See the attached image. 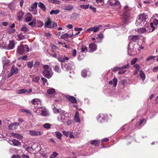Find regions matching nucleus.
Listing matches in <instances>:
<instances>
[{
    "mask_svg": "<svg viewBox=\"0 0 158 158\" xmlns=\"http://www.w3.org/2000/svg\"><path fill=\"white\" fill-rule=\"evenodd\" d=\"M66 97L68 99V101L71 103L73 104L77 103V101L74 97L68 95H67Z\"/></svg>",
    "mask_w": 158,
    "mask_h": 158,
    "instance_id": "nucleus-10",
    "label": "nucleus"
},
{
    "mask_svg": "<svg viewBox=\"0 0 158 158\" xmlns=\"http://www.w3.org/2000/svg\"><path fill=\"white\" fill-rule=\"evenodd\" d=\"M27 68L31 69L34 66L33 61H31L27 62L26 63Z\"/></svg>",
    "mask_w": 158,
    "mask_h": 158,
    "instance_id": "nucleus-30",
    "label": "nucleus"
},
{
    "mask_svg": "<svg viewBox=\"0 0 158 158\" xmlns=\"http://www.w3.org/2000/svg\"><path fill=\"white\" fill-rule=\"evenodd\" d=\"M44 26L46 27L51 28L57 27V24L55 22H52L51 19H48V21L45 23Z\"/></svg>",
    "mask_w": 158,
    "mask_h": 158,
    "instance_id": "nucleus-8",
    "label": "nucleus"
},
{
    "mask_svg": "<svg viewBox=\"0 0 158 158\" xmlns=\"http://www.w3.org/2000/svg\"><path fill=\"white\" fill-rule=\"evenodd\" d=\"M123 23L122 24H124L127 23L128 22V19L127 18H125L123 19Z\"/></svg>",
    "mask_w": 158,
    "mask_h": 158,
    "instance_id": "nucleus-58",
    "label": "nucleus"
},
{
    "mask_svg": "<svg viewBox=\"0 0 158 158\" xmlns=\"http://www.w3.org/2000/svg\"><path fill=\"white\" fill-rule=\"evenodd\" d=\"M139 75L143 81L145 80L146 78L145 75L141 70L139 71Z\"/></svg>",
    "mask_w": 158,
    "mask_h": 158,
    "instance_id": "nucleus-28",
    "label": "nucleus"
},
{
    "mask_svg": "<svg viewBox=\"0 0 158 158\" xmlns=\"http://www.w3.org/2000/svg\"><path fill=\"white\" fill-rule=\"evenodd\" d=\"M37 2H35L33 4H32L31 7L29 9L30 10H32V9H35L37 7Z\"/></svg>",
    "mask_w": 158,
    "mask_h": 158,
    "instance_id": "nucleus-38",
    "label": "nucleus"
},
{
    "mask_svg": "<svg viewBox=\"0 0 158 158\" xmlns=\"http://www.w3.org/2000/svg\"><path fill=\"white\" fill-rule=\"evenodd\" d=\"M12 142L15 146H19L20 144V143L18 140L15 139H13Z\"/></svg>",
    "mask_w": 158,
    "mask_h": 158,
    "instance_id": "nucleus-34",
    "label": "nucleus"
},
{
    "mask_svg": "<svg viewBox=\"0 0 158 158\" xmlns=\"http://www.w3.org/2000/svg\"><path fill=\"white\" fill-rule=\"evenodd\" d=\"M137 31L138 32L139 34H146L150 32V31H148L145 28L143 27L138 28Z\"/></svg>",
    "mask_w": 158,
    "mask_h": 158,
    "instance_id": "nucleus-13",
    "label": "nucleus"
},
{
    "mask_svg": "<svg viewBox=\"0 0 158 158\" xmlns=\"http://www.w3.org/2000/svg\"><path fill=\"white\" fill-rule=\"evenodd\" d=\"M19 70L18 68L15 67L14 65H13L11 68V71L12 73H16L18 72Z\"/></svg>",
    "mask_w": 158,
    "mask_h": 158,
    "instance_id": "nucleus-27",
    "label": "nucleus"
},
{
    "mask_svg": "<svg viewBox=\"0 0 158 158\" xmlns=\"http://www.w3.org/2000/svg\"><path fill=\"white\" fill-rule=\"evenodd\" d=\"M104 38V36L102 33H100L96 37V42H101L102 40Z\"/></svg>",
    "mask_w": 158,
    "mask_h": 158,
    "instance_id": "nucleus-17",
    "label": "nucleus"
},
{
    "mask_svg": "<svg viewBox=\"0 0 158 158\" xmlns=\"http://www.w3.org/2000/svg\"><path fill=\"white\" fill-rule=\"evenodd\" d=\"M64 7V10L68 11H71L73 9V6L69 4L65 6Z\"/></svg>",
    "mask_w": 158,
    "mask_h": 158,
    "instance_id": "nucleus-23",
    "label": "nucleus"
},
{
    "mask_svg": "<svg viewBox=\"0 0 158 158\" xmlns=\"http://www.w3.org/2000/svg\"><path fill=\"white\" fill-rule=\"evenodd\" d=\"M74 30L76 31L80 32L82 30V28L75 27L74 28Z\"/></svg>",
    "mask_w": 158,
    "mask_h": 158,
    "instance_id": "nucleus-63",
    "label": "nucleus"
},
{
    "mask_svg": "<svg viewBox=\"0 0 158 158\" xmlns=\"http://www.w3.org/2000/svg\"><path fill=\"white\" fill-rule=\"evenodd\" d=\"M72 37L70 35H69L68 33H65L62 35L61 36V38L62 39H65L69 37Z\"/></svg>",
    "mask_w": 158,
    "mask_h": 158,
    "instance_id": "nucleus-36",
    "label": "nucleus"
},
{
    "mask_svg": "<svg viewBox=\"0 0 158 158\" xmlns=\"http://www.w3.org/2000/svg\"><path fill=\"white\" fill-rule=\"evenodd\" d=\"M74 120L77 122L79 123L81 121L79 116V113L78 111H76L74 115Z\"/></svg>",
    "mask_w": 158,
    "mask_h": 158,
    "instance_id": "nucleus-18",
    "label": "nucleus"
},
{
    "mask_svg": "<svg viewBox=\"0 0 158 158\" xmlns=\"http://www.w3.org/2000/svg\"><path fill=\"white\" fill-rule=\"evenodd\" d=\"M91 31H94V29L93 27L90 28L88 29H87L85 31V33H87L88 32H90Z\"/></svg>",
    "mask_w": 158,
    "mask_h": 158,
    "instance_id": "nucleus-57",
    "label": "nucleus"
},
{
    "mask_svg": "<svg viewBox=\"0 0 158 158\" xmlns=\"http://www.w3.org/2000/svg\"><path fill=\"white\" fill-rule=\"evenodd\" d=\"M89 8L90 9H91L92 11L94 12H96V8L95 7H93L91 5H90Z\"/></svg>",
    "mask_w": 158,
    "mask_h": 158,
    "instance_id": "nucleus-61",
    "label": "nucleus"
},
{
    "mask_svg": "<svg viewBox=\"0 0 158 158\" xmlns=\"http://www.w3.org/2000/svg\"><path fill=\"white\" fill-rule=\"evenodd\" d=\"M99 143V141L98 140H92L91 142V144L92 145H94L96 146Z\"/></svg>",
    "mask_w": 158,
    "mask_h": 158,
    "instance_id": "nucleus-43",
    "label": "nucleus"
},
{
    "mask_svg": "<svg viewBox=\"0 0 158 158\" xmlns=\"http://www.w3.org/2000/svg\"><path fill=\"white\" fill-rule=\"evenodd\" d=\"M32 19V18L31 16H28L26 18L25 20L27 22H29Z\"/></svg>",
    "mask_w": 158,
    "mask_h": 158,
    "instance_id": "nucleus-55",
    "label": "nucleus"
},
{
    "mask_svg": "<svg viewBox=\"0 0 158 158\" xmlns=\"http://www.w3.org/2000/svg\"><path fill=\"white\" fill-rule=\"evenodd\" d=\"M108 3L114 9H118L121 6L120 2L118 0H109L108 1Z\"/></svg>",
    "mask_w": 158,
    "mask_h": 158,
    "instance_id": "nucleus-5",
    "label": "nucleus"
},
{
    "mask_svg": "<svg viewBox=\"0 0 158 158\" xmlns=\"http://www.w3.org/2000/svg\"><path fill=\"white\" fill-rule=\"evenodd\" d=\"M129 39L131 40L132 41L136 42L139 40V36L137 35H130L129 36Z\"/></svg>",
    "mask_w": 158,
    "mask_h": 158,
    "instance_id": "nucleus-14",
    "label": "nucleus"
},
{
    "mask_svg": "<svg viewBox=\"0 0 158 158\" xmlns=\"http://www.w3.org/2000/svg\"><path fill=\"white\" fill-rule=\"evenodd\" d=\"M28 24L32 27L36 26V19L33 20L32 22H30Z\"/></svg>",
    "mask_w": 158,
    "mask_h": 158,
    "instance_id": "nucleus-45",
    "label": "nucleus"
},
{
    "mask_svg": "<svg viewBox=\"0 0 158 158\" xmlns=\"http://www.w3.org/2000/svg\"><path fill=\"white\" fill-rule=\"evenodd\" d=\"M41 80L42 81L44 84L46 83L47 82V83H48L47 82V80L45 78L42 77L41 78Z\"/></svg>",
    "mask_w": 158,
    "mask_h": 158,
    "instance_id": "nucleus-64",
    "label": "nucleus"
},
{
    "mask_svg": "<svg viewBox=\"0 0 158 158\" xmlns=\"http://www.w3.org/2000/svg\"><path fill=\"white\" fill-rule=\"evenodd\" d=\"M54 69L55 71L58 73L60 72L61 70L59 68V65L58 64L55 65L54 68Z\"/></svg>",
    "mask_w": 158,
    "mask_h": 158,
    "instance_id": "nucleus-35",
    "label": "nucleus"
},
{
    "mask_svg": "<svg viewBox=\"0 0 158 158\" xmlns=\"http://www.w3.org/2000/svg\"><path fill=\"white\" fill-rule=\"evenodd\" d=\"M12 158H29V157L28 156L23 154L21 156L14 155L12 156Z\"/></svg>",
    "mask_w": 158,
    "mask_h": 158,
    "instance_id": "nucleus-33",
    "label": "nucleus"
},
{
    "mask_svg": "<svg viewBox=\"0 0 158 158\" xmlns=\"http://www.w3.org/2000/svg\"><path fill=\"white\" fill-rule=\"evenodd\" d=\"M40 77L39 76H35L32 78V81L38 83L40 79Z\"/></svg>",
    "mask_w": 158,
    "mask_h": 158,
    "instance_id": "nucleus-44",
    "label": "nucleus"
},
{
    "mask_svg": "<svg viewBox=\"0 0 158 158\" xmlns=\"http://www.w3.org/2000/svg\"><path fill=\"white\" fill-rule=\"evenodd\" d=\"M43 126L45 128L49 129L51 127V124L49 123H45L43 125Z\"/></svg>",
    "mask_w": 158,
    "mask_h": 158,
    "instance_id": "nucleus-50",
    "label": "nucleus"
},
{
    "mask_svg": "<svg viewBox=\"0 0 158 158\" xmlns=\"http://www.w3.org/2000/svg\"><path fill=\"white\" fill-rule=\"evenodd\" d=\"M44 24L40 20H38L36 21V26L38 27H42Z\"/></svg>",
    "mask_w": 158,
    "mask_h": 158,
    "instance_id": "nucleus-32",
    "label": "nucleus"
},
{
    "mask_svg": "<svg viewBox=\"0 0 158 158\" xmlns=\"http://www.w3.org/2000/svg\"><path fill=\"white\" fill-rule=\"evenodd\" d=\"M57 119L58 121L60 123H64L61 114H60V115L58 116Z\"/></svg>",
    "mask_w": 158,
    "mask_h": 158,
    "instance_id": "nucleus-46",
    "label": "nucleus"
},
{
    "mask_svg": "<svg viewBox=\"0 0 158 158\" xmlns=\"http://www.w3.org/2000/svg\"><path fill=\"white\" fill-rule=\"evenodd\" d=\"M76 54H77V51L76 49H73V52H72V55L73 56L75 57L76 56Z\"/></svg>",
    "mask_w": 158,
    "mask_h": 158,
    "instance_id": "nucleus-62",
    "label": "nucleus"
},
{
    "mask_svg": "<svg viewBox=\"0 0 158 158\" xmlns=\"http://www.w3.org/2000/svg\"><path fill=\"white\" fill-rule=\"evenodd\" d=\"M40 64V62L38 61H36L34 64V68H36Z\"/></svg>",
    "mask_w": 158,
    "mask_h": 158,
    "instance_id": "nucleus-53",
    "label": "nucleus"
},
{
    "mask_svg": "<svg viewBox=\"0 0 158 158\" xmlns=\"http://www.w3.org/2000/svg\"><path fill=\"white\" fill-rule=\"evenodd\" d=\"M21 30L23 31L24 32H27V31L28 30L27 28L24 25L23 26V27L21 28Z\"/></svg>",
    "mask_w": 158,
    "mask_h": 158,
    "instance_id": "nucleus-51",
    "label": "nucleus"
},
{
    "mask_svg": "<svg viewBox=\"0 0 158 158\" xmlns=\"http://www.w3.org/2000/svg\"><path fill=\"white\" fill-rule=\"evenodd\" d=\"M60 12V10L58 9L57 10H52L50 12V13L51 15L53 14L56 15L58 14Z\"/></svg>",
    "mask_w": 158,
    "mask_h": 158,
    "instance_id": "nucleus-41",
    "label": "nucleus"
},
{
    "mask_svg": "<svg viewBox=\"0 0 158 158\" xmlns=\"http://www.w3.org/2000/svg\"><path fill=\"white\" fill-rule=\"evenodd\" d=\"M89 47L90 49L89 51L92 52L96 50L97 46L96 45L92 43L89 45Z\"/></svg>",
    "mask_w": 158,
    "mask_h": 158,
    "instance_id": "nucleus-20",
    "label": "nucleus"
},
{
    "mask_svg": "<svg viewBox=\"0 0 158 158\" xmlns=\"http://www.w3.org/2000/svg\"><path fill=\"white\" fill-rule=\"evenodd\" d=\"M18 38L17 39L18 40H21L25 38L24 35H23L22 34H20L18 35Z\"/></svg>",
    "mask_w": 158,
    "mask_h": 158,
    "instance_id": "nucleus-49",
    "label": "nucleus"
},
{
    "mask_svg": "<svg viewBox=\"0 0 158 158\" xmlns=\"http://www.w3.org/2000/svg\"><path fill=\"white\" fill-rule=\"evenodd\" d=\"M2 62L3 64V67L4 68L5 66H7L10 63L9 60L7 59L6 57H4L3 58Z\"/></svg>",
    "mask_w": 158,
    "mask_h": 158,
    "instance_id": "nucleus-19",
    "label": "nucleus"
},
{
    "mask_svg": "<svg viewBox=\"0 0 158 158\" xmlns=\"http://www.w3.org/2000/svg\"><path fill=\"white\" fill-rule=\"evenodd\" d=\"M70 132L66 131H63L62 133L66 137H68L69 135Z\"/></svg>",
    "mask_w": 158,
    "mask_h": 158,
    "instance_id": "nucleus-52",
    "label": "nucleus"
},
{
    "mask_svg": "<svg viewBox=\"0 0 158 158\" xmlns=\"http://www.w3.org/2000/svg\"><path fill=\"white\" fill-rule=\"evenodd\" d=\"M29 48L27 45H21L18 46L17 52L20 55H22L29 51Z\"/></svg>",
    "mask_w": 158,
    "mask_h": 158,
    "instance_id": "nucleus-4",
    "label": "nucleus"
},
{
    "mask_svg": "<svg viewBox=\"0 0 158 158\" xmlns=\"http://www.w3.org/2000/svg\"><path fill=\"white\" fill-rule=\"evenodd\" d=\"M148 18V16L144 13L139 14L137 18L135 23L137 26H142L146 23V20Z\"/></svg>",
    "mask_w": 158,
    "mask_h": 158,
    "instance_id": "nucleus-2",
    "label": "nucleus"
},
{
    "mask_svg": "<svg viewBox=\"0 0 158 158\" xmlns=\"http://www.w3.org/2000/svg\"><path fill=\"white\" fill-rule=\"evenodd\" d=\"M43 68L44 70L43 71V75L48 78H50L53 75L51 69L49 65H44Z\"/></svg>",
    "mask_w": 158,
    "mask_h": 158,
    "instance_id": "nucleus-3",
    "label": "nucleus"
},
{
    "mask_svg": "<svg viewBox=\"0 0 158 158\" xmlns=\"http://www.w3.org/2000/svg\"><path fill=\"white\" fill-rule=\"evenodd\" d=\"M88 69H86L83 70L81 72V75L84 77H85L88 74Z\"/></svg>",
    "mask_w": 158,
    "mask_h": 158,
    "instance_id": "nucleus-24",
    "label": "nucleus"
},
{
    "mask_svg": "<svg viewBox=\"0 0 158 158\" xmlns=\"http://www.w3.org/2000/svg\"><path fill=\"white\" fill-rule=\"evenodd\" d=\"M15 46V41H10L8 47L10 49H13Z\"/></svg>",
    "mask_w": 158,
    "mask_h": 158,
    "instance_id": "nucleus-26",
    "label": "nucleus"
},
{
    "mask_svg": "<svg viewBox=\"0 0 158 158\" xmlns=\"http://www.w3.org/2000/svg\"><path fill=\"white\" fill-rule=\"evenodd\" d=\"M53 108V112L54 113L57 114L58 113H60L61 111H63V110H61L60 109H57L56 108L54 105L52 106Z\"/></svg>",
    "mask_w": 158,
    "mask_h": 158,
    "instance_id": "nucleus-25",
    "label": "nucleus"
},
{
    "mask_svg": "<svg viewBox=\"0 0 158 158\" xmlns=\"http://www.w3.org/2000/svg\"><path fill=\"white\" fill-rule=\"evenodd\" d=\"M29 134L33 136L41 135H42V132L35 131H30Z\"/></svg>",
    "mask_w": 158,
    "mask_h": 158,
    "instance_id": "nucleus-12",
    "label": "nucleus"
},
{
    "mask_svg": "<svg viewBox=\"0 0 158 158\" xmlns=\"http://www.w3.org/2000/svg\"><path fill=\"white\" fill-rule=\"evenodd\" d=\"M27 92V90L25 89H23L20 90H18L16 92V93L17 94H23L24 93H26Z\"/></svg>",
    "mask_w": 158,
    "mask_h": 158,
    "instance_id": "nucleus-37",
    "label": "nucleus"
},
{
    "mask_svg": "<svg viewBox=\"0 0 158 158\" xmlns=\"http://www.w3.org/2000/svg\"><path fill=\"white\" fill-rule=\"evenodd\" d=\"M97 119L99 122H103L105 120V116L103 114H100L97 117Z\"/></svg>",
    "mask_w": 158,
    "mask_h": 158,
    "instance_id": "nucleus-15",
    "label": "nucleus"
},
{
    "mask_svg": "<svg viewBox=\"0 0 158 158\" xmlns=\"http://www.w3.org/2000/svg\"><path fill=\"white\" fill-rule=\"evenodd\" d=\"M55 92V89L53 88H50L47 90V93L49 94H53Z\"/></svg>",
    "mask_w": 158,
    "mask_h": 158,
    "instance_id": "nucleus-40",
    "label": "nucleus"
},
{
    "mask_svg": "<svg viewBox=\"0 0 158 158\" xmlns=\"http://www.w3.org/2000/svg\"><path fill=\"white\" fill-rule=\"evenodd\" d=\"M12 135L15 138H16L19 139H21L22 138V136L20 134L15 133H13Z\"/></svg>",
    "mask_w": 158,
    "mask_h": 158,
    "instance_id": "nucleus-29",
    "label": "nucleus"
},
{
    "mask_svg": "<svg viewBox=\"0 0 158 158\" xmlns=\"http://www.w3.org/2000/svg\"><path fill=\"white\" fill-rule=\"evenodd\" d=\"M15 30L14 29H10L8 30V32L9 33H13L15 32Z\"/></svg>",
    "mask_w": 158,
    "mask_h": 158,
    "instance_id": "nucleus-60",
    "label": "nucleus"
},
{
    "mask_svg": "<svg viewBox=\"0 0 158 158\" xmlns=\"http://www.w3.org/2000/svg\"><path fill=\"white\" fill-rule=\"evenodd\" d=\"M58 155V154L56 152H54L51 155L49 158H55Z\"/></svg>",
    "mask_w": 158,
    "mask_h": 158,
    "instance_id": "nucleus-47",
    "label": "nucleus"
},
{
    "mask_svg": "<svg viewBox=\"0 0 158 158\" xmlns=\"http://www.w3.org/2000/svg\"><path fill=\"white\" fill-rule=\"evenodd\" d=\"M101 25H98L96 26L93 27L94 32L95 33L97 32L99 30L100 27H101Z\"/></svg>",
    "mask_w": 158,
    "mask_h": 158,
    "instance_id": "nucleus-39",
    "label": "nucleus"
},
{
    "mask_svg": "<svg viewBox=\"0 0 158 158\" xmlns=\"http://www.w3.org/2000/svg\"><path fill=\"white\" fill-rule=\"evenodd\" d=\"M51 47L52 53L50 54V56L53 57L57 58L59 56V52L58 51L59 50V48L53 44H51Z\"/></svg>",
    "mask_w": 158,
    "mask_h": 158,
    "instance_id": "nucleus-6",
    "label": "nucleus"
},
{
    "mask_svg": "<svg viewBox=\"0 0 158 158\" xmlns=\"http://www.w3.org/2000/svg\"><path fill=\"white\" fill-rule=\"evenodd\" d=\"M55 134L57 138L60 140L61 139V136L62 135V134L60 132L56 131L55 132Z\"/></svg>",
    "mask_w": 158,
    "mask_h": 158,
    "instance_id": "nucleus-42",
    "label": "nucleus"
},
{
    "mask_svg": "<svg viewBox=\"0 0 158 158\" xmlns=\"http://www.w3.org/2000/svg\"><path fill=\"white\" fill-rule=\"evenodd\" d=\"M152 71L156 72H158V66L155 67L152 69Z\"/></svg>",
    "mask_w": 158,
    "mask_h": 158,
    "instance_id": "nucleus-59",
    "label": "nucleus"
},
{
    "mask_svg": "<svg viewBox=\"0 0 158 158\" xmlns=\"http://www.w3.org/2000/svg\"><path fill=\"white\" fill-rule=\"evenodd\" d=\"M90 5L89 4H81L80 5V7L83 9H87L89 7Z\"/></svg>",
    "mask_w": 158,
    "mask_h": 158,
    "instance_id": "nucleus-31",
    "label": "nucleus"
},
{
    "mask_svg": "<svg viewBox=\"0 0 158 158\" xmlns=\"http://www.w3.org/2000/svg\"><path fill=\"white\" fill-rule=\"evenodd\" d=\"M118 80L117 78H114L113 79V81H109V83L110 85L113 84L114 87H116L117 85Z\"/></svg>",
    "mask_w": 158,
    "mask_h": 158,
    "instance_id": "nucleus-22",
    "label": "nucleus"
},
{
    "mask_svg": "<svg viewBox=\"0 0 158 158\" xmlns=\"http://www.w3.org/2000/svg\"><path fill=\"white\" fill-rule=\"evenodd\" d=\"M24 13L22 11H19L17 14V20L20 21L22 20Z\"/></svg>",
    "mask_w": 158,
    "mask_h": 158,
    "instance_id": "nucleus-16",
    "label": "nucleus"
},
{
    "mask_svg": "<svg viewBox=\"0 0 158 158\" xmlns=\"http://www.w3.org/2000/svg\"><path fill=\"white\" fill-rule=\"evenodd\" d=\"M31 103L35 107L33 109L34 111L38 115L44 116L49 115V114L47 110L44 107L42 106L41 101L40 99H34L32 100Z\"/></svg>",
    "mask_w": 158,
    "mask_h": 158,
    "instance_id": "nucleus-1",
    "label": "nucleus"
},
{
    "mask_svg": "<svg viewBox=\"0 0 158 158\" xmlns=\"http://www.w3.org/2000/svg\"><path fill=\"white\" fill-rule=\"evenodd\" d=\"M156 57L155 56H148L146 59V61H148L150 60L153 59L154 58Z\"/></svg>",
    "mask_w": 158,
    "mask_h": 158,
    "instance_id": "nucleus-56",
    "label": "nucleus"
},
{
    "mask_svg": "<svg viewBox=\"0 0 158 158\" xmlns=\"http://www.w3.org/2000/svg\"><path fill=\"white\" fill-rule=\"evenodd\" d=\"M58 60L61 62H64L69 60V58L66 57L64 56H60L59 54V56L56 58Z\"/></svg>",
    "mask_w": 158,
    "mask_h": 158,
    "instance_id": "nucleus-9",
    "label": "nucleus"
},
{
    "mask_svg": "<svg viewBox=\"0 0 158 158\" xmlns=\"http://www.w3.org/2000/svg\"><path fill=\"white\" fill-rule=\"evenodd\" d=\"M138 60V58H135L133 60H132L131 62V64L132 65H133Z\"/></svg>",
    "mask_w": 158,
    "mask_h": 158,
    "instance_id": "nucleus-54",
    "label": "nucleus"
},
{
    "mask_svg": "<svg viewBox=\"0 0 158 158\" xmlns=\"http://www.w3.org/2000/svg\"><path fill=\"white\" fill-rule=\"evenodd\" d=\"M20 124L19 123L16 122L11 123L8 126V127L10 130L15 129Z\"/></svg>",
    "mask_w": 158,
    "mask_h": 158,
    "instance_id": "nucleus-11",
    "label": "nucleus"
},
{
    "mask_svg": "<svg viewBox=\"0 0 158 158\" xmlns=\"http://www.w3.org/2000/svg\"><path fill=\"white\" fill-rule=\"evenodd\" d=\"M62 68L65 71H69L73 69L74 67V64L72 62L70 61L69 63L65 64L64 65L61 64Z\"/></svg>",
    "mask_w": 158,
    "mask_h": 158,
    "instance_id": "nucleus-7",
    "label": "nucleus"
},
{
    "mask_svg": "<svg viewBox=\"0 0 158 158\" xmlns=\"http://www.w3.org/2000/svg\"><path fill=\"white\" fill-rule=\"evenodd\" d=\"M38 7L41 8L44 11H46V8L42 2H39L38 5Z\"/></svg>",
    "mask_w": 158,
    "mask_h": 158,
    "instance_id": "nucleus-21",
    "label": "nucleus"
},
{
    "mask_svg": "<svg viewBox=\"0 0 158 158\" xmlns=\"http://www.w3.org/2000/svg\"><path fill=\"white\" fill-rule=\"evenodd\" d=\"M60 114H61L62 119H63L64 123V121L65 120L66 118L65 115V111L63 110V111H61Z\"/></svg>",
    "mask_w": 158,
    "mask_h": 158,
    "instance_id": "nucleus-48",
    "label": "nucleus"
}]
</instances>
